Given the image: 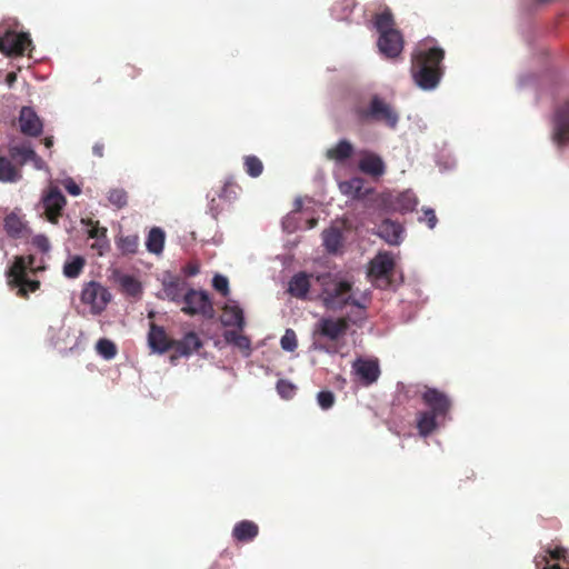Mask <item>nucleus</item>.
Returning <instances> with one entry per match:
<instances>
[{
  "instance_id": "obj_1",
  "label": "nucleus",
  "mask_w": 569,
  "mask_h": 569,
  "mask_svg": "<svg viewBox=\"0 0 569 569\" xmlns=\"http://www.w3.org/2000/svg\"><path fill=\"white\" fill-rule=\"evenodd\" d=\"M445 50L420 43L411 56V76L415 83L423 90L435 89L443 73Z\"/></svg>"
},
{
  "instance_id": "obj_2",
  "label": "nucleus",
  "mask_w": 569,
  "mask_h": 569,
  "mask_svg": "<svg viewBox=\"0 0 569 569\" xmlns=\"http://www.w3.org/2000/svg\"><path fill=\"white\" fill-rule=\"evenodd\" d=\"M351 113L361 124L381 122L395 129L399 121L397 110L378 94H373L368 102L362 99L356 101L351 107Z\"/></svg>"
},
{
  "instance_id": "obj_3",
  "label": "nucleus",
  "mask_w": 569,
  "mask_h": 569,
  "mask_svg": "<svg viewBox=\"0 0 569 569\" xmlns=\"http://www.w3.org/2000/svg\"><path fill=\"white\" fill-rule=\"evenodd\" d=\"M321 286V298L328 309H342L347 305L365 309L358 300L352 298V283L338 274L325 273L317 277Z\"/></svg>"
},
{
  "instance_id": "obj_4",
  "label": "nucleus",
  "mask_w": 569,
  "mask_h": 569,
  "mask_svg": "<svg viewBox=\"0 0 569 569\" xmlns=\"http://www.w3.org/2000/svg\"><path fill=\"white\" fill-rule=\"evenodd\" d=\"M349 329V319L346 317H322L312 330V347L315 350L330 352L331 343H336L346 336Z\"/></svg>"
},
{
  "instance_id": "obj_5",
  "label": "nucleus",
  "mask_w": 569,
  "mask_h": 569,
  "mask_svg": "<svg viewBox=\"0 0 569 569\" xmlns=\"http://www.w3.org/2000/svg\"><path fill=\"white\" fill-rule=\"evenodd\" d=\"M20 259L17 263H12L7 270L6 276L8 286L11 289H17V296L28 299L31 292H36L40 288V281L29 279L28 273H23V264Z\"/></svg>"
},
{
  "instance_id": "obj_6",
  "label": "nucleus",
  "mask_w": 569,
  "mask_h": 569,
  "mask_svg": "<svg viewBox=\"0 0 569 569\" xmlns=\"http://www.w3.org/2000/svg\"><path fill=\"white\" fill-rule=\"evenodd\" d=\"M182 302L184 306L181 311L188 316H203L211 318L213 316V306L209 295L203 290L189 289L186 291Z\"/></svg>"
},
{
  "instance_id": "obj_7",
  "label": "nucleus",
  "mask_w": 569,
  "mask_h": 569,
  "mask_svg": "<svg viewBox=\"0 0 569 569\" xmlns=\"http://www.w3.org/2000/svg\"><path fill=\"white\" fill-rule=\"evenodd\" d=\"M110 291L97 281H90L84 284L81 291V301L91 307V312L99 315L106 310L111 301Z\"/></svg>"
},
{
  "instance_id": "obj_8",
  "label": "nucleus",
  "mask_w": 569,
  "mask_h": 569,
  "mask_svg": "<svg viewBox=\"0 0 569 569\" xmlns=\"http://www.w3.org/2000/svg\"><path fill=\"white\" fill-rule=\"evenodd\" d=\"M32 44L29 33L8 30L0 37V51L6 56H22Z\"/></svg>"
},
{
  "instance_id": "obj_9",
  "label": "nucleus",
  "mask_w": 569,
  "mask_h": 569,
  "mask_svg": "<svg viewBox=\"0 0 569 569\" xmlns=\"http://www.w3.org/2000/svg\"><path fill=\"white\" fill-rule=\"evenodd\" d=\"M8 153L20 167H23L27 162H31L37 170L48 168L43 159L33 150L30 142H22L20 144L11 143L8 147Z\"/></svg>"
},
{
  "instance_id": "obj_10",
  "label": "nucleus",
  "mask_w": 569,
  "mask_h": 569,
  "mask_svg": "<svg viewBox=\"0 0 569 569\" xmlns=\"http://www.w3.org/2000/svg\"><path fill=\"white\" fill-rule=\"evenodd\" d=\"M352 370L361 385L366 387L375 383L381 373L379 361L376 358H357L352 363Z\"/></svg>"
},
{
  "instance_id": "obj_11",
  "label": "nucleus",
  "mask_w": 569,
  "mask_h": 569,
  "mask_svg": "<svg viewBox=\"0 0 569 569\" xmlns=\"http://www.w3.org/2000/svg\"><path fill=\"white\" fill-rule=\"evenodd\" d=\"M203 342L194 331L187 332L182 339L173 340L172 349L173 352L170 356L171 363H176L181 357H190L193 352H197L202 348Z\"/></svg>"
},
{
  "instance_id": "obj_12",
  "label": "nucleus",
  "mask_w": 569,
  "mask_h": 569,
  "mask_svg": "<svg viewBox=\"0 0 569 569\" xmlns=\"http://www.w3.org/2000/svg\"><path fill=\"white\" fill-rule=\"evenodd\" d=\"M421 398L423 403L429 408L428 411L447 418L451 408V400L445 392L436 388L427 387Z\"/></svg>"
},
{
  "instance_id": "obj_13",
  "label": "nucleus",
  "mask_w": 569,
  "mask_h": 569,
  "mask_svg": "<svg viewBox=\"0 0 569 569\" xmlns=\"http://www.w3.org/2000/svg\"><path fill=\"white\" fill-rule=\"evenodd\" d=\"M377 44L381 54L388 59H396L401 54L405 41L401 32L393 30L379 34Z\"/></svg>"
},
{
  "instance_id": "obj_14",
  "label": "nucleus",
  "mask_w": 569,
  "mask_h": 569,
  "mask_svg": "<svg viewBox=\"0 0 569 569\" xmlns=\"http://www.w3.org/2000/svg\"><path fill=\"white\" fill-rule=\"evenodd\" d=\"M44 214L51 223H58L62 210L67 203L64 196L58 188H50L42 198Z\"/></svg>"
},
{
  "instance_id": "obj_15",
  "label": "nucleus",
  "mask_w": 569,
  "mask_h": 569,
  "mask_svg": "<svg viewBox=\"0 0 569 569\" xmlns=\"http://www.w3.org/2000/svg\"><path fill=\"white\" fill-rule=\"evenodd\" d=\"M241 190V187L232 178L227 179L218 193L219 201L214 198L210 201L209 209L213 217H217L224 209L220 201L228 204L233 203L239 199Z\"/></svg>"
},
{
  "instance_id": "obj_16",
  "label": "nucleus",
  "mask_w": 569,
  "mask_h": 569,
  "mask_svg": "<svg viewBox=\"0 0 569 569\" xmlns=\"http://www.w3.org/2000/svg\"><path fill=\"white\" fill-rule=\"evenodd\" d=\"M21 133L37 138L43 131V122L31 107H22L18 118Z\"/></svg>"
},
{
  "instance_id": "obj_17",
  "label": "nucleus",
  "mask_w": 569,
  "mask_h": 569,
  "mask_svg": "<svg viewBox=\"0 0 569 569\" xmlns=\"http://www.w3.org/2000/svg\"><path fill=\"white\" fill-rule=\"evenodd\" d=\"M395 269V260L391 253L380 252L371 261L369 266V276L376 280H385L389 284V278Z\"/></svg>"
},
{
  "instance_id": "obj_18",
  "label": "nucleus",
  "mask_w": 569,
  "mask_h": 569,
  "mask_svg": "<svg viewBox=\"0 0 569 569\" xmlns=\"http://www.w3.org/2000/svg\"><path fill=\"white\" fill-rule=\"evenodd\" d=\"M172 338H170L164 328L156 325L154 322L150 323V329L148 333V343L149 347L160 355L172 349L173 345Z\"/></svg>"
},
{
  "instance_id": "obj_19",
  "label": "nucleus",
  "mask_w": 569,
  "mask_h": 569,
  "mask_svg": "<svg viewBox=\"0 0 569 569\" xmlns=\"http://www.w3.org/2000/svg\"><path fill=\"white\" fill-rule=\"evenodd\" d=\"M553 140L558 144L569 142V102L560 106L556 111L553 122Z\"/></svg>"
},
{
  "instance_id": "obj_20",
  "label": "nucleus",
  "mask_w": 569,
  "mask_h": 569,
  "mask_svg": "<svg viewBox=\"0 0 569 569\" xmlns=\"http://www.w3.org/2000/svg\"><path fill=\"white\" fill-rule=\"evenodd\" d=\"M358 166L361 172L371 177H380L386 171L383 160L373 152H363Z\"/></svg>"
},
{
  "instance_id": "obj_21",
  "label": "nucleus",
  "mask_w": 569,
  "mask_h": 569,
  "mask_svg": "<svg viewBox=\"0 0 569 569\" xmlns=\"http://www.w3.org/2000/svg\"><path fill=\"white\" fill-rule=\"evenodd\" d=\"M403 227L391 220L385 219L379 226L377 234L389 244H399L402 240Z\"/></svg>"
},
{
  "instance_id": "obj_22",
  "label": "nucleus",
  "mask_w": 569,
  "mask_h": 569,
  "mask_svg": "<svg viewBox=\"0 0 569 569\" xmlns=\"http://www.w3.org/2000/svg\"><path fill=\"white\" fill-rule=\"evenodd\" d=\"M19 163L10 156H0V181L3 183H13L22 179V172Z\"/></svg>"
},
{
  "instance_id": "obj_23",
  "label": "nucleus",
  "mask_w": 569,
  "mask_h": 569,
  "mask_svg": "<svg viewBox=\"0 0 569 569\" xmlns=\"http://www.w3.org/2000/svg\"><path fill=\"white\" fill-rule=\"evenodd\" d=\"M310 278L311 274L306 272L296 273L288 284L289 295L297 299L306 300L311 287Z\"/></svg>"
},
{
  "instance_id": "obj_24",
  "label": "nucleus",
  "mask_w": 569,
  "mask_h": 569,
  "mask_svg": "<svg viewBox=\"0 0 569 569\" xmlns=\"http://www.w3.org/2000/svg\"><path fill=\"white\" fill-rule=\"evenodd\" d=\"M184 289L186 282L179 277H169V279H164L162 282L164 298L176 303L182 302L186 293Z\"/></svg>"
},
{
  "instance_id": "obj_25",
  "label": "nucleus",
  "mask_w": 569,
  "mask_h": 569,
  "mask_svg": "<svg viewBox=\"0 0 569 569\" xmlns=\"http://www.w3.org/2000/svg\"><path fill=\"white\" fill-rule=\"evenodd\" d=\"M445 419V417L428 410L419 412L417 418V429L419 435L422 437L431 435L438 428L440 421H443Z\"/></svg>"
},
{
  "instance_id": "obj_26",
  "label": "nucleus",
  "mask_w": 569,
  "mask_h": 569,
  "mask_svg": "<svg viewBox=\"0 0 569 569\" xmlns=\"http://www.w3.org/2000/svg\"><path fill=\"white\" fill-rule=\"evenodd\" d=\"M259 533V527L251 520H241L232 529V537L238 542H250Z\"/></svg>"
},
{
  "instance_id": "obj_27",
  "label": "nucleus",
  "mask_w": 569,
  "mask_h": 569,
  "mask_svg": "<svg viewBox=\"0 0 569 569\" xmlns=\"http://www.w3.org/2000/svg\"><path fill=\"white\" fill-rule=\"evenodd\" d=\"M222 310L221 322L224 327H236L239 330L243 329L244 317L239 306L227 303Z\"/></svg>"
},
{
  "instance_id": "obj_28",
  "label": "nucleus",
  "mask_w": 569,
  "mask_h": 569,
  "mask_svg": "<svg viewBox=\"0 0 569 569\" xmlns=\"http://www.w3.org/2000/svg\"><path fill=\"white\" fill-rule=\"evenodd\" d=\"M353 146L350 141L342 139L336 146L327 149L326 158L336 162H343L352 157Z\"/></svg>"
},
{
  "instance_id": "obj_29",
  "label": "nucleus",
  "mask_w": 569,
  "mask_h": 569,
  "mask_svg": "<svg viewBox=\"0 0 569 569\" xmlns=\"http://www.w3.org/2000/svg\"><path fill=\"white\" fill-rule=\"evenodd\" d=\"M3 228L11 238H21L27 229L26 222L17 213L11 212L4 218Z\"/></svg>"
},
{
  "instance_id": "obj_30",
  "label": "nucleus",
  "mask_w": 569,
  "mask_h": 569,
  "mask_svg": "<svg viewBox=\"0 0 569 569\" xmlns=\"http://www.w3.org/2000/svg\"><path fill=\"white\" fill-rule=\"evenodd\" d=\"M166 234L162 229L154 227L149 231L146 247L149 252L159 254L163 250Z\"/></svg>"
},
{
  "instance_id": "obj_31",
  "label": "nucleus",
  "mask_w": 569,
  "mask_h": 569,
  "mask_svg": "<svg viewBox=\"0 0 569 569\" xmlns=\"http://www.w3.org/2000/svg\"><path fill=\"white\" fill-rule=\"evenodd\" d=\"M86 266V259L81 256H72L63 264V274L69 279L78 278Z\"/></svg>"
},
{
  "instance_id": "obj_32",
  "label": "nucleus",
  "mask_w": 569,
  "mask_h": 569,
  "mask_svg": "<svg viewBox=\"0 0 569 569\" xmlns=\"http://www.w3.org/2000/svg\"><path fill=\"white\" fill-rule=\"evenodd\" d=\"M395 20L392 12L389 9L376 14L375 17V27L380 34L383 32H389L396 30L393 28Z\"/></svg>"
},
{
  "instance_id": "obj_33",
  "label": "nucleus",
  "mask_w": 569,
  "mask_h": 569,
  "mask_svg": "<svg viewBox=\"0 0 569 569\" xmlns=\"http://www.w3.org/2000/svg\"><path fill=\"white\" fill-rule=\"evenodd\" d=\"M119 283L122 291L128 296L138 297L142 292L141 283L133 276H121Z\"/></svg>"
},
{
  "instance_id": "obj_34",
  "label": "nucleus",
  "mask_w": 569,
  "mask_h": 569,
  "mask_svg": "<svg viewBox=\"0 0 569 569\" xmlns=\"http://www.w3.org/2000/svg\"><path fill=\"white\" fill-rule=\"evenodd\" d=\"M323 244L329 252H336L341 246V232L336 228L322 232Z\"/></svg>"
},
{
  "instance_id": "obj_35",
  "label": "nucleus",
  "mask_w": 569,
  "mask_h": 569,
  "mask_svg": "<svg viewBox=\"0 0 569 569\" xmlns=\"http://www.w3.org/2000/svg\"><path fill=\"white\" fill-rule=\"evenodd\" d=\"M117 244L123 254H133L139 248V237L137 234L121 236Z\"/></svg>"
},
{
  "instance_id": "obj_36",
  "label": "nucleus",
  "mask_w": 569,
  "mask_h": 569,
  "mask_svg": "<svg viewBox=\"0 0 569 569\" xmlns=\"http://www.w3.org/2000/svg\"><path fill=\"white\" fill-rule=\"evenodd\" d=\"M243 168L248 176L259 177L263 171V163L257 156H246L243 158Z\"/></svg>"
},
{
  "instance_id": "obj_37",
  "label": "nucleus",
  "mask_w": 569,
  "mask_h": 569,
  "mask_svg": "<svg viewBox=\"0 0 569 569\" xmlns=\"http://www.w3.org/2000/svg\"><path fill=\"white\" fill-rule=\"evenodd\" d=\"M109 202L118 209H122L128 204V193L122 188H114L108 192Z\"/></svg>"
},
{
  "instance_id": "obj_38",
  "label": "nucleus",
  "mask_w": 569,
  "mask_h": 569,
  "mask_svg": "<svg viewBox=\"0 0 569 569\" xmlns=\"http://www.w3.org/2000/svg\"><path fill=\"white\" fill-rule=\"evenodd\" d=\"M356 3L353 0H342L340 2H337L333 8L332 12L339 20H346L348 19L349 14L352 12Z\"/></svg>"
},
{
  "instance_id": "obj_39",
  "label": "nucleus",
  "mask_w": 569,
  "mask_h": 569,
  "mask_svg": "<svg viewBox=\"0 0 569 569\" xmlns=\"http://www.w3.org/2000/svg\"><path fill=\"white\" fill-rule=\"evenodd\" d=\"M96 349L99 355H101L104 359H112L117 355L116 345L109 339H100L97 342Z\"/></svg>"
},
{
  "instance_id": "obj_40",
  "label": "nucleus",
  "mask_w": 569,
  "mask_h": 569,
  "mask_svg": "<svg viewBox=\"0 0 569 569\" xmlns=\"http://www.w3.org/2000/svg\"><path fill=\"white\" fill-rule=\"evenodd\" d=\"M22 260L23 264V273H33L36 274L39 271L44 270V267L36 266V257L32 254L29 256H17L12 263H17L19 260Z\"/></svg>"
},
{
  "instance_id": "obj_41",
  "label": "nucleus",
  "mask_w": 569,
  "mask_h": 569,
  "mask_svg": "<svg viewBox=\"0 0 569 569\" xmlns=\"http://www.w3.org/2000/svg\"><path fill=\"white\" fill-rule=\"evenodd\" d=\"M280 346L286 351H295L298 347L297 335L292 329H287L280 339Z\"/></svg>"
},
{
  "instance_id": "obj_42",
  "label": "nucleus",
  "mask_w": 569,
  "mask_h": 569,
  "mask_svg": "<svg viewBox=\"0 0 569 569\" xmlns=\"http://www.w3.org/2000/svg\"><path fill=\"white\" fill-rule=\"evenodd\" d=\"M341 190L346 194H350L352 197H359L361 194L362 181L358 178L351 179L341 183Z\"/></svg>"
},
{
  "instance_id": "obj_43",
  "label": "nucleus",
  "mask_w": 569,
  "mask_h": 569,
  "mask_svg": "<svg viewBox=\"0 0 569 569\" xmlns=\"http://www.w3.org/2000/svg\"><path fill=\"white\" fill-rule=\"evenodd\" d=\"M139 74L140 70L131 63H124L118 70V76L122 81L134 80Z\"/></svg>"
},
{
  "instance_id": "obj_44",
  "label": "nucleus",
  "mask_w": 569,
  "mask_h": 569,
  "mask_svg": "<svg viewBox=\"0 0 569 569\" xmlns=\"http://www.w3.org/2000/svg\"><path fill=\"white\" fill-rule=\"evenodd\" d=\"M277 391L283 399H291L296 393V386L288 380L280 379L277 382Z\"/></svg>"
},
{
  "instance_id": "obj_45",
  "label": "nucleus",
  "mask_w": 569,
  "mask_h": 569,
  "mask_svg": "<svg viewBox=\"0 0 569 569\" xmlns=\"http://www.w3.org/2000/svg\"><path fill=\"white\" fill-rule=\"evenodd\" d=\"M317 401H318V405L321 407V409L328 410L335 405L336 397H335L333 392H331L329 390H322V391L318 392Z\"/></svg>"
},
{
  "instance_id": "obj_46",
  "label": "nucleus",
  "mask_w": 569,
  "mask_h": 569,
  "mask_svg": "<svg viewBox=\"0 0 569 569\" xmlns=\"http://www.w3.org/2000/svg\"><path fill=\"white\" fill-rule=\"evenodd\" d=\"M212 287L224 297L229 295V281L224 276L216 274L212 279Z\"/></svg>"
},
{
  "instance_id": "obj_47",
  "label": "nucleus",
  "mask_w": 569,
  "mask_h": 569,
  "mask_svg": "<svg viewBox=\"0 0 569 569\" xmlns=\"http://www.w3.org/2000/svg\"><path fill=\"white\" fill-rule=\"evenodd\" d=\"M419 221L426 222L430 229H433L438 222V218L433 209L426 208L422 209V216L419 218Z\"/></svg>"
},
{
  "instance_id": "obj_48",
  "label": "nucleus",
  "mask_w": 569,
  "mask_h": 569,
  "mask_svg": "<svg viewBox=\"0 0 569 569\" xmlns=\"http://www.w3.org/2000/svg\"><path fill=\"white\" fill-rule=\"evenodd\" d=\"M32 244L37 247L41 252H48L50 250L49 239L43 234H38L32 239Z\"/></svg>"
},
{
  "instance_id": "obj_49",
  "label": "nucleus",
  "mask_w": 569,
  "mask_h": 569,
  "mask_svg": "<svg viewBox=\"0 0 569 569\" xmlns=\"http://www.w3.org/2000/svg\"><path fill=\"white\" fill-rule=\"evenodd\" d=\"M89 238L101 240L107 237V229L98 226V221L89 229Z\"/></svg>"
},
{
  "instance_id": "obj_50",
  "label": "nucleus",
  "mask_w": 569,
  "mask_h": 569,
  "mask_svg": "<svg viewBox=\"0 0 569 569\" xmlns=\"http://www.w3.org/2000/svg\"><path fill=\"white\" fill-rule=\"evenodd\" d=\"M233 346L244 351L246 355L249 356L251 350V341L248 337L240 335Z\"/></svg>"
},
{
  "instance_id": "obj_51",
  "label": "nucleus",
  "mask_w": 569,
  "mask_h": 569,
  "mask_svg": "<svg viewBox=\"0 0 569 569\" xmlns=\"http://www.w3.org/2000/svg\"><path fill=\"white\" fill-rule=\"evenodd\" d=\"M200 271V268H199V264L196 263V262H190L188 263L184 268H183V272L189 276V277H192V276H196L198 274Z\"/></svg>"
},
{
  "instance_id": "obj_52",
  "label": "nucleus",
  "mask_w": 569,
  "mask_h": 569,
  "mask_svg": "<svg viewBox=\"0 0 569 569\" xmlns=\"http://www.w3.org/2000/svg\"><path fill=\"white\" fill-rule=\"evenodd\" d=\"M108 241L107 237L102 238L101 240H96V242L92 244V248H97L99 250V254H102L103 251L108 248Z\"/></svg>"
},
{
  "instance_id": "obj_53",
  "label": "nucleus",
  "mask_w": 569,
  "mask_h": 569,
  "mask_svg": "<svg viewBox=\"0 0 569 569\" xmlns=\"http://www.w3.org/2000/svg\"><path fill=\"white\" fill-rule=\"evenodd\" d=\"M239 333L237 331H233V330H228L224 332V339L228 343H231V345H234V342L237 341V338H239Z\"/></svg>"
},
{
  "instance_id": "obj_54",
  "label": "nucleus",
  "mask_w": 569,
  "mask_h": 569,
  "mask_svg": "<svg viewBox=\"0 0 569 569\" xmlns=\"http://www.w3.org/2000/svg\"><path fill=\"white\" fill-rule=\"evenodd\" d=\"M66 189L67 191L72 194V196H78L80 194L81 190H80V187L78 184H76L73 181H70L67 186H66Z\"/></svg>"
},
{
  "instance_id": "obj_55",
  "label": "nucleus",
  "mask_w": 569,
  "mask_h": 569,
  "mask_svg": "<svg viewBox=\"0 0 569 569\" xmlns=\"http://www.w3.org/2000/svg\"><path fill=\"white\" fill-rule=\"evenodd\" d=\"M566 555V550L563 548H556L550 551V557L556 560L563 559Z\"/></svg>"
},
{
  "instance_id": "obj_56",
  "label": "nucleus",
  "mask_w": 569,
  "mask_h": 569,
  "mask_svg": "<svg viewBox=\"0 0 569 569\" xmlns=\"http://www.w3.org/2000/svg\"><path fill=\"white\" fill-rule=\"evenodd\" d=\"M104 146L103 143H96L92 148L93 154L97 157H103Z\"/></svg>"
},
{
  "instance_id": "obj_57",
  "label": "nucleus",
  "mask_w": 569,
  "mask_h": 569,
  "mask_svg": "<svg viewBox=\"0 0 569 569\" xmlns=\"http://www.w3.org/2000/svg\"><path fill=\"white\" fill-rule=\"evenodd\" d=\"M43 144L46 148H51L53 146V138L52 137H46L43 139Z\"/></svg>"
},
{
  "instance_id": "obj_58",
  "label": "nucleus",
  "mask_w": 569,
  "mask_h": 569,
  "mask_svg": "<svg viewBox=\"0 0 569 569\" xmlns=\"http://www.w3.org/2000/svg\"><path fill=\"white\" fill-rule=\"evenodd\" d=\"M542 569H563L559 565L545 566Z\"/></svg>"
},
{
  "instance_id": "obj_59",
  "label": "nucleus",
  "mask_w": 569,
  "mask_h": 569,
  "mask_svg": "<svg viewBox=\"0 0 569 569\" xmlns=\"http://www.w3.org/2000/svg\"><path fill=\"white\" fill-rule=\"evenodd\" d=\"M16 76L13 73H10L8 74V80L11 81V80H14Z\"/></svg>"
},
{
  "instance_id": "obj_60",
  "label": "nucleus",
  "mask_w": 569,
  "mask_h": 569,
  "mask_svg": "<svg viewBox=\"0 0 569 569\" xmlns=\"http://www.w3.org/2000/svg\"><path fill=\"white\" fill-rule=\"evenodd\" d=\"M538 3H548L550 2L551 0H536Z\"/></svg>"
},
{
  "instance_id": "obj_61",
  "label": "nucleus",
  "mask_w": 569,
  "mask_h": 569,
  "mask_svg": "<svg viewBox=\"0 0 569 569\" xmlns=\"http://www.w3.org/2000/svg\"><path fill=\"white\" fill-rule=\"evenodd\" d=\"M316 224V220L310 221V227H313Z\"/></svg>"
},
{
  "instance_id": "obj_62",
  "label": "nucleus",
  "mask_w": 569,
  "mask_h": 569,
  "mask_svg": "<svg viewBox=\"0 0 569 569\" xmlns=\"http://www.w3.org/2000/svg\"><path fill=\"white\" fill-rule=\"evenodd\" d=\"M539 566H540V562L537 560V561H536V567H537V569H539Z\"/></svg>"
},
{
  "instance_id": "obj_63",
  "label": "nucleus",
  "mask_w": 569,
  "mask_h": 569,
  "mask_svg": "<svg viewBox=\"0 0 569 569\" xmlns=\"http://www.w3.org/2000/svg\"><path fill=\"white\" fill-rule=\"evenodd\" d=\"M542 561L548 562L546 556L542 557Z\"/></svg>"
}]
</instances>
